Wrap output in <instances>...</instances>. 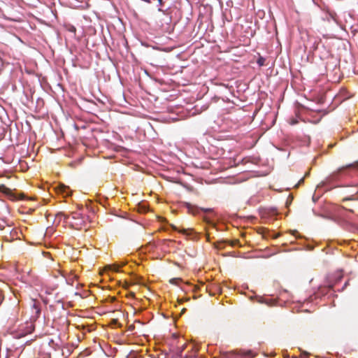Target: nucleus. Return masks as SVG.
<instances>
[{"instance_id":"1a4fd4ad","label":"nucleus","mask_w":358,"mask_h":358,"mask_svg":"<svg viewBox=\"0 0 358 358\" xmlns=\"http://www.w3.org/2000/svg\"><path fill=\"white\" fill-rule=\"evenodd\" d=\"M201 210H203L205 213H207V212H210L212 210V209H210V208H201Z\"/></svg>"},{"instance_id":"20e7f679","label":"nucleus","mask_w":358,"mask_h":358,"mask_svg":"<svg viewBox=\"0 0 358 358\" xmlns=\"http://www.w3.org/2000/svg\"><path fill=\"white\" fill-rule=\"evenodd\" d=\"M59 192L64 194L65 196H68L71 195V191L69 189V187L64 185H60L59 187Z\"/></svg>"},{"instance_id":"f8f14e48","label":"nucleus","mask_w":358,"mask_h":358,"mask_svg":"<svg viewBox=\"0 0 358 358\" xmlns=\"http://www.w3.org/2000/svg\"><path fill=\"white\" fill-rule=\"evenodd\" d=\"M58 215H59H59H63V214H62V213H58Z\"/></svg>"},{"instance_id":"0eeeda50","label":"nucleus","mask_w":358,"mask_h":358,"mask_svg":"<svg viewBox=\"0 0 358 358\" xmlns=\"http://www.w3.org/2000/svg\"><path fill=\"white\" fill-rule=\"evenodd\" d=\"M107 268L116 272L119 271V267L117 265H108L107 266Z\"/></svg>"},{"instance_id":"9d476101","label":"nucleus","mask_w":358,"mask_h":358,"mask_svg":"<svg viewBox=\"0 0 358 358\" xmlns=\"http://www.w3.org/2000/svg\"><path fill=\"white\" fill-rule=\"evenodd\" d=\"M176 280H177V279H174V278H173V279H171V280H170V282H171V283H174V282H175V281H176Z\"/></svg>"},{"instance_id":"6e6552de","label":"nucleus","mask_w":358,"mask_h":358,"mask_svg":"<svg viewBox=\"0 0 358 358\" xmlns=\"http://www.w3.org/2000/svg\"><path fill=\"white\" fill-rule=\"evenodd\" d=\"M257 63L259 66H263L264 65V59L262 58V57H260L258 61H257Z\"/></svg>"},{"instance_id":"423d86ee","label":"nucleus","mask_w":358,"mask_h":358,"mask_svg":"<svg viewBox=\"0 0 358 358\" xmlns=\"http://www.w3.org/2000/svg\"><path fill=\"white\" fill-rule=\"evenodd\" d=\"M227 243H229L232 247H236V246L241 247V244L240 243V241L238 239L227 241Z\"/></svg>"},{"instance_id":"f257e3e1","label":"nucleus","mask_w":358,"mask_h":358,"mask_svg":"<svg viewBox=\"0 0 358 358\" xmlns=\"http://www.w3.org/2000/svg\"><path fill=\"white\" fill-rule=\"evenodd\" d=\"M353 169H358V162L343 166L333 172L331 175L332 180H336L341 176H347L350 175V171Z\"/></svg>"},{"instance_id":"9b49d317","label":"nucleus","mask_w":358,"mask_h":358,"mask_svg":"<svg viewBox=\"0 0 358 358\" xmlns=\"http://www.w3.org/2000/svg\"><path fill=\"white\" fill-rule=\"evenodd\" d=\"M351 199H352V198H345L343 199V201H344L351 200Z\"/></svg>"},{"instance_id":"f03ea898","label":"nucleus","mask_w":358,"mask_h":358,"mask_svg":"<svg viewBox=\"0 0 358 358\" xmlns=\"http://www.w3.org/2000/svg\"><path fill=\"white\" fill-rule=\"evenodd\" d=\"M0 191L9 195L12 200H22L24 199L23 194H20L18 197L11 192V190L4 185H0Z\"/></svg>"},{"instance_id":"7ed1b4c3","label":"nucleus","mask_w":358,"mask_h":358,"mask_svg":"<svg viewBox=\"0 0 358 358\" xmlns=\"http://www.w3.org/2000/svg\"><path fill=\"white\" fill-rule=\"evenodd\" d=\"M171 228L175 230V231H179L180 233H182L186 236H189L191 235L192 233H193V229H179L176 226L173 225V224H171Z\"/></svg>"},{"instance_id":"39448f33","label":"nucleus","mask_w":358,"mask_h":358,"mask_svg":"<svg viewBox=\"0 0 358 358\" xmlns=\"http://www.w3.org/2000/svg\"><path fill=\"white\" fill-rule=\"evenodd\" d=\"M185 206L188 209V211L189 213L195 214L197 212V208L196 206H192L191 203H185Z\"/></svg>"}]
</instances>
